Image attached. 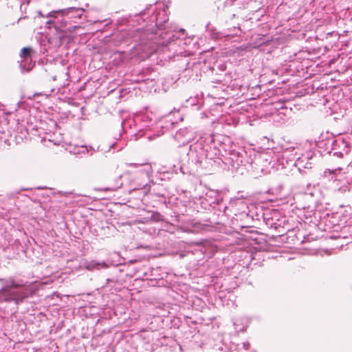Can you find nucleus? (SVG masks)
<instances>
[{"label":"nucleus","mask_w":352,"mask_h":352,"mask_svg":"<svg viewBox=\"0 0 352 352\" xmlns=\"http://www.w3.org/2000/svg\"><path fill=\"white\" fill-rule=\"evenodd\" d=\"M219 138L210 133L199 135V138L190 146L187 153L189 169H207L214 164H219L217 160H221L232 170L240 171L243 174V170L253 164L254 151H248L244 148L228 151L226 145Z\"/></svg>","instance_id":"2"},{"label":"nucleus","mask_w":352,"mask_h":352,"mask_svg":"<svg viewBox=\"0 0 352 352\" xmlns=\"http://www.w3.org/2000/svg\"><path fill=\"white\" fill-rule=\"evenodd\" d=\"M253 164L261 165V170L268 171L270 169L278 168L279 165V155H276L272 150H269L266 153L256 155L254 153Z\"/></svg>","instance_id":"5"},{"label":"nucleus","mask_w":352,"mask_h":352,"mask_svg":"<svg viewBox=\"0 0 352 352\" xmlns=\"http://www.w3.org/2000/svg\"><path fill=\"white\" fill-rule=\"evenodd\" d=\"M82 150H85V148H84V147H82ZM82 152H84V151H82Z\"/></svg>","instance_id":"24"},{"label":"nucleus","mask_w":352,"mask_h":352,"mask_svg":"<svg viewBox=\"0 0 352 352\" xmlns=\"http://www.w3.org/2000/svg\"><path fill=\"white\" fill-rule=\"evenodd\" d=\"M56 17H53L54 20H50L46 22L47 24H53L56 29L65 28L67 25V20L65 19V16H62L61 14H56Z\"/></svg>","instance_id":"10"},{"label":"nucleus","mask_w":352,"mask_h":352,"mask_svg":"<svg viewBox=\"0 0 352 352\" xmlns=\"http://www.w3.org/2000/svg\"><path fill=\"white\" fill-rule=\"evenodd\" d=\"M84 12V9L80 8L70 7L65 9L58 10H53L44 15L41 11H38L37 14L39 17H57L56 14H61L62 16H67L68 19L81 18Z\"/></svg>","instance_id":"6"},{"label":"nucleus","mask_w":352,"mask_h":352,"mask_svg":"<svg viewBox=\"0 0 352 352\" xmlns=\"http://www.w3.org/2000/svg\"><path fill=\"white\" fill-rule=\"evenodd\" d=\"M166 126L161 125L162 128L168 129V128L171 127L174 124V122L172 121H166Z\"/></svg>","instance_id":"17"},{"label":"nucleus","mask_w":352,"mask_h":352,"mask_svg":"<svg viewBox=\"0 0 352 352\" xmlns=\"http://www.w3.org/2000/svg\"><path fill=\"white\" fill-rule=\"evenodd\" d=\"M151 168L147 166L146 168L139 170L129 179V190L135 191L137 190H143L144 193H147L150 190Z\"/></svg>","instance_id":"4"},{"label":"nucleus","mask_w":352,"mask_h":352,"mask_svg":"<svg viewBox=\"0 0 352 352\" xmlns=\"http://www.w3.org/2000/svg\"><path fill=\"white\" fill-rule=\"evenodd\" d=\"M109 267V265L104 261H97L95 260L87 262L85 265L87 270L89 271L99 270L101 269H106Z\"/></svg>","instance_id":"11"},{"label":"nucleus","mask_w":352,"mask_h":352,"mask_svg":"<svg viewBox=\"0 0 352 352\" xmlns=\"http://www.w3.org/2000/svg\"><path fill=\"white\" fill-rule=\"evenodd\" d=\"M121 178L122 175H119L115 180V184L112 185L111 187L106 188V190H116L118 188H120L122 186Z\"/></svg>","instance_id":"14"},{"label":"nucleus","mask_w":352,"mask_h":352,"mask_svg":"<svg viewBox=\"0 0 352 352\" xmlns=\"http://www.w3.org/2000/svg\"><path fill=\"white\" fill-rule=\"evenodd\" d=\"M217 349L224 352H232L237 349V345L232 343L229 346L225 343L224 339L222 340L221 345L218 346Z\"/></svg>","instance_id":"13"},{"label":"nucleus","mask_w":352,"mask_h":352,"mask_svg":"<svg viewBox=\"0 0 352 352\" xmlns=\"http://www.w3.org/2000/svg\"><path fill=\"white\" fill-rule=\"evenodd\" d=\"M53 80H56V76L53 77Z\"/></svg>","instance_id":"23"},{"label":"nucleus","mask_w":352,"mask_h":352,"mask_svg":"<svg viewBox=\"0 0 352 352\" xmlns=\"http://www.w3.org/2000/svg\"><path fill=\"white\" fill-rule=\"evenodd\" d=\"M184 166H180V170H181L183 173H185V172H184Z\"/></svg>","instance_id":"21"},{"label":"nucleus","mask_w":352,"mask_h":352,"mask_svg":"<svg viewBox=\"0 0 352 352\" xmlns=\"http://www.w3.org/2000/svg\"><path fill=\"white\" fill-rule=\"evenodd\" d=\"M0 312L5 313L7 305L18 307L29 297L28 282L14 276L0 278Z\"/></svg>","instance_id":"3"},{"label":"nucleus","mask_w":352,"mask_h":352,"mask_svg":"<svg viewBox=\"0 0 352 352\" xmlns=\"http://www.w3.org/2000/svg\"><path fill=\"white\" fill-rule=\"evenodd\" d=\"M250 323L247 317L236 318L233 320V325L236 333L245 331Z\"/></svg>","instance_id":"9"},{"label":"nucleus","mask_w":352,"mask_h":352,"mask_svg":"<svg viewBox=\"0 0 352 352\" xmlns=\"http://www.w3.org/2000/svg\"><path fill=\"white\" fill-rule=\"evenodd\" d=\"M342 170L341 168H338L335 169H325L323 173V177L328 178L329 179H336L338 173Z\"/></svg>","instance_id":"12"},{"label":"nucleus","mask_w":352,"mask_h":352,"mask_svg":"<svg viewBox=\"0 0 352 352\" xmlns=\"http://www.w3.org/2000/svg\"><path fill=\"white\" fill-rule=\"evenodd\" d=\"M351 167H352V165H351ZM348 180L349 181L350 183L352 184V176L351 177H349Z\"/></svg>","instance_id":"22"},{"label":"nucleus","mask_w":352,"mask_h":352,"mask_svg":"<svg viewBox=\"0 0 352 352\" xmlns=\"http://www.w3.org/2000/svg\"><path fill=\"white\" fill-rule=\"evenodd\" d=\"M170 0H159L155 4L148 5L144 10L134 16L133 21L146 25L136 29H122L112 35L115 45H127L134 43L133 48L149 57L159 51L173 52V56L182 54L179 47L184 44L185 30L169 25L168 8Z\"/></svg>","instance_id":"1"},{"label":"nucleus","mask_w":352,"mask_h":352,"mask_svg":"<svg viewBox=\"0 0 352 352\" xmlns=\"http://www.w3.org/2000/svg\"><path fill=\"white\" fill-rule=\"evenodd\" d=\"M2 134H3V135L0 136V138L2 141H3L4 142H6L8 141V139H7L8 135L6 134L5 132H3Z\"/></svg>","instance_id":"18"},{"label":"nucleus","mask_w":352,"mask_h":352,"mask_svg":"<svg viewBox=\"0 0 352 352\" xmlns=\"http://www.w3.org/2000/svg\"><path fill=\"white\" fill-rule=\"evenodd\" d=\"M126 164L129 167H135V168H139V167H142V166H145L144 164H137V163H126Z\"/></svg>","instance_id":"16"},{"label":"nucleus","mask_w":352,"mask_h":352,"mask_svg":"<svg viewBox=\"0 0 352 352\" xmlns=\"http://www.w3.org/2000/svg\"><path fill=\"white\" fill-rule=\"evenodd\" d=\"M241 32V29L239 27L236 28L234 27L232 30H229L227 33H225V36H234L239 35V33Z\"/></svg>","instance_id":"15"},{"label":"nucleus","mask_w":352,"mask_h":352,"mask_svg":"<svg viewBox=\"0 0 352 352\" xmlns=\"http://www.w3.org/2000/svg\"><path fill=\"white\" fill-rule=\"evenodd\" d=\"M30 47H24L21 50L20 61V68L22 73L30 72L35 65L34 62H32L31 57Z\"/></svg>","instance_id":"7"},{"label":"nucleus","mask_w":352,"mask_h":352,"mask_svg":"<svg viewBox=\"0 0 352 352\" xmlns=\"http://www.w3.org/2000/svg\"><path fill=\"white\" fill-rule=\"evenodd\" d=\"M115 144H116L115 143L109 144L108 145V146H109V151L111 148H113V147L115 146Z\"/></svg>","instance_id":"20"},{"label":"nucleus","mask_w":352,"mask_h":352,"mask_svg":"<svg viewBox=\"0 0 352 352\" xmlns=\"http://www.w3.org/2000/svg\"><path fill=\"white\" fill-rule=\"evenodd\" d=\"M243 346L245 350H248L250 346V344L248 342H245L243 343Z\"/></svg>","instance_id":"19"},{"label":"nucleus","mask_w":352,"mask_h":352,"mask_svg":"<svg viewBox=\"0 0 352 352\" xmlns=\"http://www.w3.org/2000/svg\"><path fill=\"white\" fill-rule=\"evenodd\" d=\"M190 138V132L186 127L180 129L179 130L177 131L174 135L175 140L182 144H184L188 142Z\"/></svg>","instance_id":"8"}]
</instances>
